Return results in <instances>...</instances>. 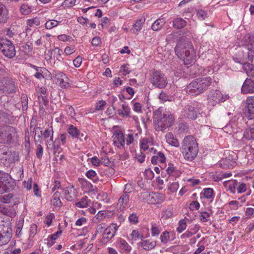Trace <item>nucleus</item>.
<instances>
[{"label": "nucleus", "instance_id": "nucleus-1", "mask_svg": "<svg viewBox=\"0 0 254 254\" xmlns=\"http://www.w3.org/2000/svg\"><path fill=\"white\" fill-rule=\"evenodd\" d=\"M175 52L183 60L185 64H190L194 62L195 53L191 43L189 41L180 40L175 47Z\"/></svg>", "mask_w": 254, "mask_h": 254}, {"label": "nucleus", "instance_id": "nucleus-2", "mask_svg": "<svg viewBox=\"0 0 254 254\" xmlns=\"http://www.w3.org/2000/svg\"><path fill=\"white\" fill-rule=\"evenodd\" d=\"M173 115L168 111L159 108L154 112L155 129L157 131L165 129L173 125L174 122Z\"/></svg>", "mask_w": 254, "mask_h": 254}, {"label": "nucleus", "instance_id": "nucleus-3", "mask_svg": "<svg viewBox=\"0 0 254 254\" xmlns=\"http://www.w3.org/2000/svg\"><path fill=\"white\" fill-rule=\"evenodd\" d=\"M198 153L197 143L192 136L185 137L182 145V153L185 159L192 161Z\"/></svg>", "mask_w": 254, "mask_h": 254}, {"label": "nucleus", "instance_id": "nucleus-4", "mask_svg": "<svg viewBox=\"0 0 254 254\" xmlns=\"http://www.w3.org/2000/svg\"><path fill=\"white\" fill-rule=\"evenodd\" d=\"M16 136L15 128L11 126L0 127V143L5 144L13 142Z\"/></svg>", "mask_w": 254, "mask_h": 254}, {"label": "nucleus", "instance_id": "nucleus-5", "mask_svg": "<svg viewBox=\"0 0 254 254\" xmlns=\"http://www.w3.org/2000/svg\"><path fill=\"white\" fill-rule=\"evenodd\" d=\"M17 87L15 82L11 78L0 75V94H9L15 93Z\"/></svg>", "mask_w": 254, "mask_h": 254}, {"label": "nucleus", "instance_id": "nucleus-6", "mask_svg": "<svg viewBox=\"0 0 254 254\" xmlns=\"http://www.w3.org/2000/svg\"><path fill=\"white\" fill-rule=\"evenodd\" d=\"M150 82L156 87L164 88L167 84V77L160 71H154L150 75Z\"/></svg>", "mask_w": 254, "mask_h": 254}, {"label": "nucleus", "instance_id": "nucleus-7", "mask_svg": "<svg viewBox=\"0 0 254 254\" xmlns=\"http://www.w3.org/2000/svg\"><path fill=\"white\" fill-rule=\"evenodd\" d=\"M0 50L7 58L11 59L15 56V47L11 42L7 39H0Z\"/></svg>", "mask_w": 254, "mask_h": 254}, {"label": "nucleus", "instance_id": "nucleus-8", "mask_svg": "<svg viewBox=\"0 0 254 254\" xmlns=\"http://www.w3.org/2000/svg\"><path fill=\"white\" fill-rule=\"evenodd\" d=\"M12 238V229L9 223L0 224V246L7 244Z\"/></svg>", "mask_w": 254, "mask_h": 254}, {"label": "nucleus", "instance_id": "nucleus-9", "mask_svg": "<svg viewBox=\"0 0 254 254\" xmlns=\"http://www.w3.org/2000/svg\"><path fill=\"white\" fill-rule=\"evenodd\" d=\"M229 97L228 95L223 94L218 90H213L208 95V102L210 105L214 106L221 102H224Z\"/></svg>", "mask_w": 254, "mask_h": 254}, {"label": "nucleus", "instance_id": "nucleus-10", "mask_svg": "<svg viewBox=\"0 0 254 254\" xmlns=\"http://www.w3.org/2000/svg\"><path fill=\"white\" fill-rule=\"evenodd\" d=\"M12 183L13 182L8 174L0 173V193L11 190L13 187Z\"/></svg>", "mask_w": 254, "mask_h": 254}, {"label": "nucleus", "instance_id": "nucleus-11", "mask_svg": "<svg viewBox=\"0 0 254 254\" xmlns=\"http://www.w3.org/2000/svg\"><path fill=\"white\" fill-rule=\"evenodd\" d=\"M199 114L198 110L191 105L186 106L182 111L183 116L190 120H195Z\"/></svg>", "mask_w": 254, "mask_h": 254}, {"label": "nucleus", "instance_id": "nucleus-12", "mask_svg": "<svg viewBox=\"0 0 254 254\" xmlns=\"http://www.w3.org/2000/svg\"><path fill=\"white\" fill-rule=\"evenodd\" d=\"M118 228V226L115 223H112L108 226V229L106 230V233L105 234L104 237H102L101 242L104 244H106L112 239L115 236Z\"/></svg>", "mask_w": 254, "mask_h": 254}, {"label": "nucleus", "instance_id": "nucleus-13", "mask_svg": "<svg viewBox=\"0 0 254 254\" xmlns=\"http://www.w3.org/2000/svg\"><path fill=\"white\" fill-rule=\"evenodd\" d=\"M199 78H198L191 81L187 86V92L196 95L202 93Z\"/></svg>", "mask_w": 254, "mask_h": 254}, {"label": "nucleus", "instance_id": "nucleus-14", "mask_svg": "<svg viewBox=\"0 0 254 254\" xmlns=\"http://www.w3.org/2000/svg\"><path fill=\"white\" fill-rule=\"evenodd\" d=\"M56 83L58 84L63 88L69 87V79L64 73L58 71L55 74Z\"/></svg>", "mask_w": 254, "mask_h": 254}, {"label": "nucleus", "instance_id": "nucleus-15", "mask_svg": "<svg viewBox=\"0 0 254 254\" xmlns=\"http://www.w3.org/2000/svg\"><path fill=\"white\" fill-rule=\"evenodd\" d=\"M246 102L247 116L249 119L251 120L254 118V96H249Z\"/></svg>", "mask_w": 254, "mask_h": 254}, {"label": "nucleus", "instance_id": "nucleus-16", "mask_svg": "<svg viewBox=\"0 0 254 254\" xmlns=\"http://www.w3.org/2000/svg\"><path fill=\"white\" fill-rule=\"evenodd\" d=\"M127 187V185L126 186L124 190V194L121 196L117 203L118 209L120 210V211H122L127 206L129 201V196L127 194V192L126 191Z\"/></svg>", "mask_w": 254, "mask_h": 254}, {"label": "nucleus", "instance_id": "nucleus-17", "mask_svg": "<svg viewBox=\"0 0 254 254\" xmlns=\"http://www.w3.org/2000/svg\"><path fill=\"white\" fill-rule=\"evenodd\" d=\"M63 192L65 199L68 201H71L76 197V190L73 186L65 188Z\"/></svg>", "mask_w": 254, "mask_h": 254}, {"label": "nucleus", "instance_id": "nucleus-18", "mask_svg": "<svg viewBox=\"0 0 254 254\" xmlns=\"http://www.w3.org/2000/svg\"><path fill=\"white\" fill-rule=\"evenodd\" d=\"M246 49L248 51L247 58L250 61H253L254 57V35L250 36Z\"/></svg>", "mask_w": 254, "mask_h": 254}, {"label": "nucleus", "instance_id": "nucleus-19", "mask_svg": "<svg viewBox=\"0 0 254 254\" xmlns=\"http://www.w3.org/2000/svg\"><path fill=\"white\" fill-rule=\"evenodd\" d=\"M241 90L244 94L254 93V82L251 79L247 78L243 84Z\"/></svg>", "mask_w": 254, "mask_h": 254}, {"label": "nucleus", "instance_id": "nucleus-20", "mask_svg": "<svg viewBox=\"0 0 254 254\" xmlns=\"http://www.w3.org/2000/svg\"><path fill=\"white\" fill-rule=\"evenodd\" d=\"M114 143L118 148L124 147L125 144V137L123 133L120 130H117L114 134Z\"/></svg>", "mask_w": 254, "mask_h": 254}, {"label": "nucleus", "instance_id": "nucleus-21", "mask_svg": "<svg viewBox=\"0 0 254 254\" xmlns=\"http://www.w3.org/2000/svg\"><path fill=\"white\" fill-rule=\"evenodd\" d=\"M198 78L201 88V89L202 90V92H203L206 90L211 85L212 82V78L209 76Z\"/></svg>", "mask_w": 254, "mask_h": 254}, {"label": "nucleus", "instance_id": "nucleus-22", "mask_svg": "<svg viewBox=\"0 0 254 254\" xmlns=\"http://www.w3.org/2000/svg\"><path fill=\"white\" fill-rule=\"evenodd\" d=\"M153 145V139L151 137H147L144 138L142 139L140 141V147L141 149L144 150H146L148 149H149L150 151L153 150V148L151 147L150 149V147L152 146Z\"/></svg>", "mask_w": 254, "mask_h": 254}, {"label": "nucleus", "instance_id": "nucleus-23", "mask_svg": "<svg viewBox=\"0 0 254 254\" xmlns=\"http://www.w3.org/2000/svg\"><path fill=\"white\" fill-rule=\"evenodd\" d=\"M8 19V10L5 5L0 3V23H5Z\"/></svg>", "mask_w": 254, "mask_h": 254}, {"label": "nucleus", "instance_id": "nucleus-24", "mask_svg": "<svg viewBox=\"0 0 254 254\" xmlns=\"http://www.w3.org/2000/svg\"><path fill=\"white\" fill-rule=\"evenodd\" d=\"M166 141L173 146L179 147V142L172 132H169L166 135Z\"/></svg>", "mask_w": 254, "mask_h": 254}, {"label": "nucleus", "instance_id": "nucleus-25", "mask_svg": "<svg viewBox=\"0 0 254 254\" xmlns=\"http://www.w3.org/2000/svg\"><path fill=\"white\" fill-rule=\"evenodd\" d=\"M166 161V158L164 154L159 152L156 155L153 156L151 158V162L153 164H157L158 163H164Z\"/></svg>", "mask_w": 254, "mask_h": 254}, {"label": "nucleus", "instance_id": "nucleus-26", "mask_svg": "<svg viewBox=\"0 0 254 254\" xmlns=\"http://www.w3.org/2000/svg\"><path fill=\"white\" fill-rule=\"evenodd\" d=\"M118 113L119 116L122 117H131L130 116V110L129 107L126 104H123L122 109L118 110Z\"/></svg>", "mask_w": 254, "mask_h": 254}, {"label": "nucleus", "instance_id": "nucleus-27", "mask_svg": "<svg viewBox=\"0 0 254 254\" xmlns=\"http://www.w3.org/2000/svg\"><path fill=\"white\" fill-rule=\"evenodd\" d=\"M166 21L163 18H159L155 20L152 24L151 28L153 31H158L160 30L165 25Z\"/></svg>", "mask_w": 254, "mask_h": 254}, {"label": "nucleus", "instance_id": "nucleus-28", "mask_svg": "<svg viewBox=\"0 0 254 254\" xmlns=\"http://www.w3.org/2000/svg\"><path fill=\"white\" fill-rule=\"evenodd\" d=\"M173 27L179 29L184 28L186 25V21L182 18L177 17L172 21Z\"/></svg>", "mask_w": 254, "mask_h": 254}, {"label": "nucleus", "instance_id": "nucleus-29", "mask_svg": "<svg viewBox=\"0 0 254 254\" xmlns=\"http://www.w3.org/2000/svg\"><path fill=\"white\" fill-rule=\"evenodd\" d=\"M140 246L143 249L146 251H149L154 248L156 245V242L150 241L149 240L142 241L140 243Z\"/></svg>", "mask_w": 254, "mask_h": 254}, {"label": "nucleus", "instance_id": "nucleus-30", "mask_svg": "<svg viewBox=\"0 0 254 254\" xmlns=\"http://www.w3.org/2000/svg\"><path fill=\"white\" fill-rule=\"evenodd\" d=\"M68 133L73 137H75L78 139L82 140V138L80 136V132L77 128L73 125H69L68 128Z\"/></svg>", "mask_w": 254, "mask_h": 254}, {"label": "nucleus", "instance_id": "nucleus-31", "mask_svg": "<svg viewBox=\"0 0 254 254\" xmlns=\"http://www.w3.org/2000/svg\"><path fill=\"white\" fill-rule=\"evenodd\" d=\"M243 69L249 76L254 77V64L250 63L243 64Z\"/></svg>", "mask_w": 254, "mask_h": 254}, {"label": "nucleus", "instance_id": "nucleus-32", "mask_svg": "<svg viewBox=\"0 0 254 254\" xmlns=\"http://www.w3.org/2000/svg\"><path fill=\"white\" fill-rule=\"evenodd\" d=\"M118 242L120 244V248L124 250L125 253H129L131 251V247L126 240L120 238L118 239Z\"/></svg>", "mask_w": 254, "mask_h": 254}, {"label": "nucleus", "instance_id": "nucleus-33", "mask_svg": "<svg viewBox=\"0 0 254 254\" xmlns=\"http://www.w3.org/2000/svg\"><path fill=\"white\" fill-rule=\"evenodd\" d=\"M61 193L59 191L55 192L51 200L52 203L56 207H60L62 205V202L60 200Z\"/></svg>", "mask_w": 254, "mask_h": 254}, {"label": "nucleus", "instance_id": "nucleus-34", "mask_svg": "<svg viewBox=\"0 0 254 254\" xmlns=\"http://www.w3.org/2000/svg\"><path fill=\"white\" fill-rule=\"evenodd\" d=\"M53 127H49L48 128L46 129L44 132H42V135L43 136V137L44 139H47L48 138L50 137V142H53Z\"/></svg>", "mask_w": 254, "mask_h": 254}, {"label": "nucleus", "instance_id": "nucleus-35", "mask_svg": "<svg viewBox=\"0 0 254 254\" xmlns=\"http://www.w3.org/2000/svg\"><path fill=\"white\" fill-rule=\"evenodd\" d=\"M244 136L247 139H254V126L246 129L244 133Z\"/></svg>", "mask_w": 254, "mask_h": 254}, {"label": "nucleus", "instance_id": "nucleus-36", "mask_svg": "<svg viewBox=\"0 0 254 254\" xmlns=\"http://www.w3.org/2000/svg\"><path fill=\"white\" fill-rule=\"evenodd\" d=\"M224 184L226 187H228V188L231 192L233 193H235V188L237 186L238 184V182L236 180L226 181Z\"/></svg>", "mask_w": 254, "mask_h": 254}, {"label": "nucleus", "instance_id": "nucleus-37", "mask_svg": "<svg viewBox=\"0 0 254 254\" xmlns=\"http://www.w3.org/2000/svg\"><path fill=\"white\" fill-rule=\"evenodd\" d=\"M160 197L161 200L164 199V196L162 195L159 193H153L149 195V198H150L149 199L150 202L154 204L159 203L158 201H156V198H159Z\"/></svg>", "mask_w": 254, "mask_h": 254}, {"label": "nucleus", "instance_id": "nucleus-38", "mask_svg": "<svg viewBox=\"0 0 254 254\" xmlns=\"http://www.w3.org/2000/svg\"><path fill=\"white\" fill-rule=\"evenodd\" d=\"M86 176L88 178L93 180L95 183L98 181L97 174L95 171L93 170L88 171L86 173Z\"/></svg>", "mask_w": 254, "mask_h": 254}, {"label": "nucleus", "instance_id": "nucleus-39", "mask_svg": "<svg viewBox=\"0 0 254 254\" xmlns=\"http://www.w3.org/2000/svg\"><path fill=\"white\" fill-rule=\"evenodd\" d=\"M159 99L163 102L173 101V97L162 91L159 96Z\"/></svg>", "mask_w": 254, "mask_h": 254}, {"label": "nucleus", "instance_id": "nucleus-40", "mask_svg": "<svg viewBox=\"0 0 254 254\" xmlns=\"http://www.w3.org/2000/svg\"><path fill=\"white\" fill-rule=\"evenodd\" d=\"M24 221L23 218H20L17 223L16 234L18 236L21 235V231L23 226Z\"/></svg>", "mask_w": 254, "mask_h": 254}, {"label": "nucleus", "instance_id": "nucleus-41", "mask_svg": "<svg viewBox=\"0 0 254 254\" xmlns=\"http://www.w3.org/2000/svg\"><path fill=\"white\" fill-rule=\"evenodd\" d=\"M172 209L171 208H167L163 211L162 213V218L166 220L172 217Z\"/></svg>", "mask_w": 254, "mask_h": 254}, {"label": "nucleus", "instance_id": "nucleus-42", "mask_svg": "<svg viewBox=\"0 0 254 254\" xmlns=\"http://www.w3.org/2000/svg\"><path fill=\"white\" fill-rule=\"evenodd\" d=\"M34 130L35 131V140L36 141V139L38 141L40 142V143L42 142L41 138H42V131L41 130V128L40 127H37L36 128H34Z\"/></svg>", "mask_w": 254, "mask_h": 254}, {"label": "nucleus", "instance_id": "nucleus-43", "mask_svg": "<svg viewBox=\"0 0 254 254\" xmlns=\"http://www.w3.org/2000/svg\"><path fill=\"white\" fill-rule=\"evenodd\" d=\"M58 24L59 21L55 20H50L46 22L45 27L47 29H51L57 26Z\"/></svg>", "mask_w": 254, "mask_h": 254}, {"label": "nucleus", "instance_id": "nucleus-44", "mask_svg": "<svg viewBox=\"0 0 254 254\" xmlns=\"http://www.w3.org/2000/svg\"><path fill=\"white\" fill-rule=\"evenodd\" d=\"M27 24L30 26H39L40 24V20L39 18L35 17L33 19L27 20Z\"/></svg>", "mask_w": 254, "mask_h": 254}, {"label": "nucleus", "instance_id": "nucleus-45", "mask_svg": "<svg viewBox=\"0 0 254 254\" xmlns=\"http://www.w3.org/2000/svg\"><path fill=\"white\" fill-rule=\"evenodd\" d=\"M108 226L106 223H101L98 224L96 227V234H101L107 229Z\"/></svg>", "mask_w": 254, "mask_h": 254}, {"label": "nucleus", "instance_id": "nucleus-46", "mask_svg": "<svg viewBox=\"0 0 254 254\" xmlns=\"http://www.w3.org/2000/svg\"><path fill=\"white\" fill-rule=\"evenodd\" d=\"M13 195L9 193L0 197V202L3 203H8L10 202L11 199L12 198Z\"/></svg>", "mask_w": 254, "mask_h": 254}, {"label": "nucleus", "instance_id": "nucleus-47", "mask_svg": "<svg viewBox=\"0 0 254 254\" xmlns=\"http://www.w3.org/2000/svg\"><path fill=\"white\" fill-rule=\"evenodd\" d=\"M20 11L22 14L27 15L31 12V9L28 5L22 4L20 7Z\"/></svg>", "mask_w": 254, "mask_h": 254}, {"label": "nucleus", "instance_id": "nucleus-48", "mask_svg": "<svg viewBox=\"0 0 254 254\" xmlns=\"http://www.w3.org/2000/svg\"><path fill=\"white\" fill-rule=\"evenodd\" d=\"M87 199V196L82 198L80 201L76 203V206L80 208H84L87 207L88 206Z\"/></svg>", "mask_w": 254, "mask_h": 254}, {"label": "nucleus", "instance_id": "nucleus-49", "mask_svg": "<svg viewBox=\"0 0 254 254\" xmlns=\"http://www.w3.org/2000/svg\"><path fill=\"white\" fill-rule=\"evenodd\" d=\"M46 144H47V147L48 148H50L51 147H53L54 153H55L57 151H58L60 148V146L58 144L56 145L55 143V141L54 142L53 141V142H51V143H50V141L47 140L46 142Z\"/></svg>", "mask_w": 254, "mask_h": 254}, {"label": "nucleus", "instance_id": "nucleus-50", "mask_svg": "<svg viewBox=\"0 0 254 254\" xmlns=\"http://www.w3.org/2000/svg\"><path fill=\"white\" fill-rule=\"evenodd\" d=\"M187 224L185 220H181L179 222V226L177 230L179 233H182L186 228Z\"/></svg>", "mask_w": 254, "mask_h": 254}, {"label": "nucleus", "instance_id": "nucleus-51", "mask_svg": "<svg viewBox=\"0 0 254 254\" xmlns=\"http://www.w3.org/2000/svg\"><path fill=\"white\" fill-rule=\"evenodd\" d=\"M106 213L104 211H100L95 215V219L98 221H102L106 217Z\"/></svg>", "mask_w": 254, "mask_h": 254}, {"label": "nucleus", "instance_id": "nucleus-52", "mask_svg": "<svg viewBox=\"0 0 254 254\" xmlns=\"http://www.w3.org/2000/svg\"><path fill=\"white\" fill-rule=\"evenodd\" d=\"M143 21L141 19L137 20L133 25L134 29L136 32H139L142 28Z\"/></svg>", "mask_w": 254, "mask_h": 254}, {"label": "nucleus", "instance_id": "nucleus-53", "mask_svg": "<svg viewBox=\"0 0 254 254\" xmlns=\"http://www.w3.org/2000/svg\"><path fill=\"white\" fill-rule=\"evenodd\" d=\"M213 190L211 188H206L204 189L203 195L206 198H210L213 195Z\"/></svg>", "mask_w": 254, "mask_h": 254}, {"label": "nucleus", "instance_id": "nucleus-54", "mask_svg": "<svg viewBox=\"0 0 254 254\" xmlns=\"http://www.w3.org/2000/svg\"><path fill=\"white\" fill-rule=\"evenodd\" d=\"M169 233L167 232H164L160 236V240L161 242L164 244L167 243L169 241Z\"/></svg>", "mask_w": 254, "mask_h": 254}, {"label": "nucleus", "instance_id": "nucleus-55", "mask_svg": "<svg viewBox=\"0 0 254 254\" xmlns=\"http://www.w3.org/2000/svg\"><path fill=\"white\" fill-rule=\"evenodd\" d=\"M151 234L152 236H157L160 233V231L155 224H152Z\"/></svg>", "mask_w": 254, "mask_h": 254}, {"label": "nucleus", "instance_id": "nucleus-56", "mask_svg": "<svg viewBox=\"0 0 254 254\" xmlns=\"http://www.w3.org/2000/svg\"><path fill=\"white\" fill-rule=\"evenodd\" d=\"M131 236L134 240H136L137 239H142L143 236L139 233V232L136 230H134L132 231L131 234Z\"/></svg>", "mask_w": 254, "mask_h": 254}, {"label": "nucleus", "instance_id": "nucleus-57", "mask_svg": "<svg viewBox=\"0 0 254 254\" xmlns=\"http://www.w3.org/2000/svg\"><path fill=\"white\" fill-rule=\"evenodd\" d=\"M179 185L178 183L174 182L172 183L169 187L168 190L172 192H176L179 189Z\"/></svg>", "mask_w": 254, "mask_h": 254}, {"label": "nucleus", "instance_id": "nucleus-58", "mask_svg": "<svg viewBox=\"0 0 254 254\" xmlns=\"http://www.w3.org/2000/svg\"><path fill=\"white\" fill-rule=\"evenodd\" d=\"M133 110L138 113L142 112V106L140 103L135 102L133 103Z\"/></svg>", "mask_w": 254, "mask_h": 254}, {"label": "nucleus", "instance_id": "nucleus-59", "mask_svg": "<svg viewBox=\"0 0 254 254\" xmlns=\"http://www.w3.org/2000/svg\"><path fill=\"white\" fill-rule=\"evenodd\" d=\"M135 158L139 163H142L145 160V155L141 152H140L136 153Z\"/></svg>", "mask_w": 254, "mask_h": 254}, {"label": "nucleus", "instance_id": "nucleus-60", "mask_svg": "<svg viewBox=\"0 0 254 254\" xmlns=\"http://www.w3.org/2000/svg\"><path fill=\"white\" fill-rule=\"evenodd\" d=\"M75 0H64L62 5L66 7H70L74 5Z\"/></svg>", "mask_w": 254, "mask_h": 254}, {"label": "nucleus", "instance_id": "nucleus-61", "mask_svg": "<svg viewBox=\"0 0 254 254\" xmlns=\"http://www.w3.org/2000/svg\"><path fill=\"white\" fill-rule=\"evenodd\" d=\"M209 214L206 211L202 212L200 216V220L203 222H206L209 220Z\"/></svg>", "mask_w": 254, "mask_h": 254}, {"label": "nucleus", "instance_id": "nucleus-62", "mask_svg": "<svg viewBox=\"0 0 254 254\" xmlns=\"http://www.w3.org/2000/svg\"><path fill=\"white\" fill-rule=\"evenodd\" d=\"M23 184L25 188L28 190H30L32 189V179L31 178L28 179V181H24Z\"/></svg>", "mask_w": 254, "mask_h": 254}, {"label": "nucleus", "instance_id": "nucleus-63", "mask_svg": "<svg viewBox=\"0 0 254 254\" xmlns=\"http://www.w3.org/2000/svg\"><path fill=\"white\" fill-rule=\"evenodd\" d=\"M128 220L130 223L136 224L138 222V217L136 214L132 213L128 217Z\"/></svg>", "mask_w": 254, "mask_h": 254}, {"label": "nucleus", "instance_id": "nucleus-64", "mask_svg": "<svg viewBox=\"0 0 254 254\" xmlns=\"http://www.w3.org/2000/svg\"><path fill=\"white\" fill-rule=\"evenodd\" d=\"M133 141V137L132 134H128L126 135V138H125V142L127 145H130Z\"/></svg>", "mask_w": 254, "mask_h": 254}]
</instances>
